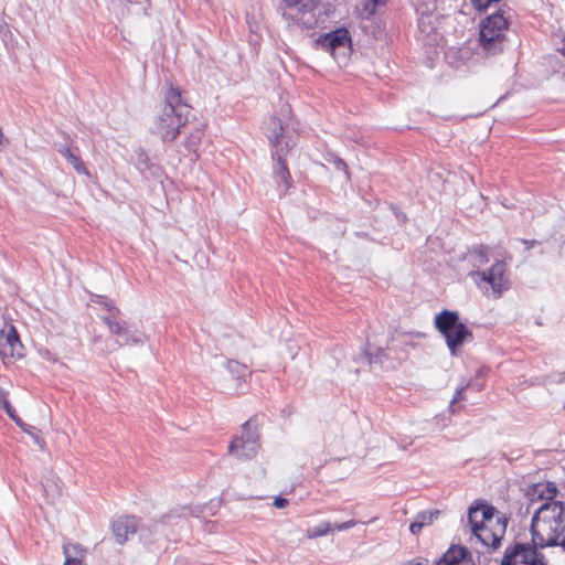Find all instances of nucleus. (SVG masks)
I'll return each mask as SVG.
<instances>
[{
	"instance_id": "27",
	"label": "nucleus",
	"mask_w": 565,
	"mask_h": 565,
	"mask_svg": "<svg viewBox=\"0 0 565 565\" xmlns=\"http://www.w3.org/2000/svg\"><path fill=\"white\" fill-rule=\"evenodd\" d=\"M227 367L233 375L237 376V379H245L248 373L247 367L237 361H228Z\"/></svg>"
},
{
	"instance_id": "38",
	"label": "nucleus",
	"mask_w": 565,
	"mask_h": 565,
	"mask_svg": "<svg viewBox=\"0 0 565 565\" xmlns=\"http://www.w3.org/2000/svg\"><path fill=\"white\" fill-rule=\"evenodd\" d=\"M481 387H482V384H478V385L475 386L476 391H480Z\"/></svg>"
},
{
	"instance_id": "5",
	"label": "nucleus",
	"mask_w": 565,
	"mask_h": 565,
	"mask_svg": "<svg viewBox=\"0 0 565 565\" xmlns=\"http://www.w3.org/2000/svg\"><path fill=\"white\" fill-rule=\"evenodd\" d=\"M435 326L446 340L452 355L465 342L472 339L471 331L459 319L456 311L444 310L435 317Z\"/></svg>"
},
{
	"instance_id": "22",
	"label": "nucleus",
	"mask_w": 565,
	"mask_h": 565,
	"mask_svg": "<svg viewBox=\"0 0 565 565\" xmlns=\"http://www.w3.org/2000/svg\"><path fill=\"white\" fill-rule=\"evenodd\" d=\"M287 7L299 13H310L320 4L321 0H284Z\"/></svg>"
},
{
	"instance_id": "29",
	"label": "nucleus",
	"mask_w": 565,
	"mask_h": 565,
	"mask_svg": "<svg viewBox=\"0 0 565 565\" xmlns=\"http://www.w3.org/2000/svg\"><path fill=\"white\" fill-rule=\"evenodd\" d=\"M356 524H358V522L355 520H349V521H345V522H342V523H337L334 525L333 530L347 531L349 529H352Z\"/></svg>"
},
{
	"instance_id": "18",
	"label": "nucleus",
	"mask_w": 565,
	"mask_h": 565,
	"mask_svg": "<svg viewBox=\"0 0 565 565\" xmlns=\"http://www.w3.org/2000/svg\"><path fill=\"white\" fill-rule=\"evenodd\" d=\"M281 151H282V149H279L276 151L278 158L273 168L274 169V178H275V181L277 182V184L282 183L286 188H289L291 177H290V173H289L286 162L281 159V153H280Z\"/></svg>"
},
{
	"instance_id": "7",
	"label": "nucleus",
	"mask_w": 565,
	"mask_h": 565,
	"mask_svg": "<svg viewBox=\"0 0 565 565\" xmlns=\"http://www.w3.org/2000/svg\"><path fill=\"white\" fill-rule=\"evenodd\" d=\"M509 22L503 12H495L480 23V43L488 54L502 51Z\"/></svg>"
},
{
	"instance_id": "31",
	"label": "nucleus",
	"mask_w": 565,
	"mask_h": 565,
	"mask_svg": "<svg viewBox=\"0 0 565 565\" xmlns=\"http://www.w3.org/2000/svg\"><path fill=\"white\" fill-rule=\"evenodd\" d=\"M9 32L8 24L0 11V36H4Z\"/></svg>"
},
{
	"instance_id": "33",
	"label": "nucleus",
	"mask_w": 565,
	"mask_h": 565,
	"mask_svg": "<svg viewBox=\"0 0 565 565\" xmlns=\"http://www.w3.org/2000/svg\"><path fill=\"white\" fill-rule=\"evenodd\" d=\"M201 134H202V132L198 130V134H196L195 138H194V137H191V138L188 140V146H189L190 148H192V147H194V146L196 145L198 140H199V139H200V137H201Z\"/></svg>"
},
{
	"instance_id": "3",
	"label": "nucleus",
	"mask_w": 565,
	"mask_h": 565,
	"mask_svg": "<svg viewBox=\"0 0 565 565\" xmlns=\"http://www.w3.org/2000/svg\"><path fill=\"white\" fill-rule=\"evenodd\" d=\"M190 106L182 100L181 90L169 86L164 103L157 110L152 120L153 134L160 136L162 141H173L181 128L188 121Z\"/></svg>"
},
{
	"instance_id": "23",
	"label": "nucleus",
	"mask_w": 565,
	"mask_h": 565,
	"mask_svg": "<svg viewBox=\"0 0 565 565\" xmlns=\"http://www.w3.org/2000/svg\"><path fill=\"white\" fill-rule=\"evenodd\" d=\"M0 408L17 424L21 425V418L17 415L14 408L8 399V392L0 387Z\"/></svg>"
},
{
	"instance_id": "8",
	"label": "nucleus",
	"mask_w": 565,
	"mask_h": 565,
	"mask_svg": "<svg viewBox=\"0 0 565 565\" xmlns=\"http://www.w3.org/2000/svg\"><path fill=\"white\" fill-rule=\"evenodd\" d=\"M102 319L108 327L109 332L116 337V340L110 345H103L102 342L96 338L94 340V345L100 353L114 351L119 347L138 345L145 342L146 337L143 333L137 330H130L127 322H119L111 319L110 317H103Z\"/></svg>"
},
{
	"instance_id": "6",
	"label": "nucleus",
	"mask_w": 565,
	"mask_h": 565,
	"mask_svg": "<svg viewBox=\"0 0 565 565\" xmlns=\"http://www.w3.org/2000/svg\"><path fill=\"white\" fill-rule=\"evenodd\" d=\"M470 276L479 289L488 297L500 298L509 289L507 265L503 260H497L484 270L471 271Z\"/></svg>"
},
{
	"instance_id": "15",
	"label": "nucleus",
	"mask_w": 565,
	"mask_h": 565,
	"mask_svg": "<svg viewBox=\"0 0 565 565\" xmlns=\"http://www.w3.org/2000/svg\"><path fill=\"white\" fill-rule=\"evenodd\" d=\"M436 565H475L470 553L463 546H451Z\"/></svg>"
},
{
	"instance_id": "13",
	"label": "nucleus",
	"mask_w": 565,
	"mask_h": 565,
	"mask_svg": "<svg viewBox=\"0 0 565 565\" xmlns=\"http://www.w3.org/2000/svg\"><path fill=\"white\" fill-rule=\"evenodd\" d=\"M416 11L419 14L418 18V31L422 35V40L426 43L431 44L437 40V17L434 14L435 10H427L424 1H416L414 3Z\"/></svg>"
},
{
	"instance_id": "17",
	"label": "nucleus",
	"mask_w": 565,
	"mask_h": 565,
	"mask_svg": "<svg viewBox=\"0 0 565 565\" xmlns=\"http://www.w3.org/2000/svg\"><path fill=\"white\" fill-rule=\"evenodd\" d=\"M264 131L269 142L276 148V151L279 150L280 138L284 131L280 119L274 116L269 117L265 122Z\"/></svg>"
},
{
	"instance_id": "28",
	"label": "nucleus",
	"mask_w": 565,
	"mask_h": 565,
	"mask_svg": "<svg viewBox=\"0 0 565 565\" xmlns=\"http://www.w3.org/2000/svg\"><path fill=\"white\" fill-rule=\"evenodd\" d=\"M93 302L100 303L105 306V308L109 311H114L115 313H119V310L114 306L113 301L104 296L94 295L90 299Z\"/></svg>"
},
{
	"instance_id": "21",
	"label": "nucleus",
	"mask_w": 565,
	"mask_h": 565,
	"mask_svg": "<svg viewBox=\"0 0 565 565\" xmlns=\"http://www.w3.org/2000/svg\"><path fill=\"white\" fill-rule=\"evenodd\" d=\"M58 152L73 166L78 174H88V170L86 169L84 162L76 153L73 152L71 148L61 147Z\"/></svg>"
},
{
	"instance_id": "14",
	"label": "nucleus",
	"mask_w": 565,
	"mask_h": 565,
	"mask_svg": "<svg viewBox=\"0 0 565 565\" xmlns=\"http://www.w3.org/2000/svg\"><path fill=\"white\" fill-rule=\"evenodd\" d=\"M111 527L116 541L124 544L130 535L138 531V521L135 516H121L113 522Z\"/></svg>"
},
{
	"instance_id": "24",
	"label": "nucleus",
	"mask_w": 565,
	"mask_h": 565,
	"mask_svg": "<svg viewBox=\"0 0 565 565\" xmlns=\"http://www.w3.org/2000/svg\"><path fill=\"white\" fill-rule=\"evenodd\" d=\"M333 531V527L330 522L323 521L318 525L310 527L306 531V536L308 539H317L321 536H326Z\"/></svg>"
},
{
	"instance_id": "10",
	"label": "nucleus",
	"mask_w": 565,
	"mask_h": 565,
	"mask_svg": "<svg viewBox=\"0 0 565 565\" xmlns=\"http://www.w3.org/2000/svg\"><path fill=\"white\" fill-rule=\"evenodd\" d=\"M315 43L317 47L329 52L333 58L345 57L351 50L349 31L343 28L320 35Z\"/></svg>"
},
{
	"instance_id": "37",
	"label": "nucleus",
	"mask_w": 565,
	"mask_h": 565,
	"mask_svg": "<svg viewBox=\"0 0 565 565\" xmlns=\"http://www.w3.org/2000/svg\"><path fill=\"white\" fill-rule=\"evenodd\" d=\"M561 53L565 56V42L563 44V47L561 49Z\"/></svg>"
},
{
	"instance_id": "19",
	"label": "nucleus",
	"mask_w": 565,
	"mask_h": 565,
	"mask_svg": "<svg viewBox=\"0 0 565 565\" xmlns=\"http://www.w3.org/2000/svg\"><path fill=\"white\" fill-rule=\"evenodd\" d=\"M557 491L558 490H557L556 484L552 481L540 482V483L535 484L533 488V493L535 495H537L543 501V503L556 501L555 498H556Z\"/></svg>"
},
{
	"instance_id": "4",
	"label": "nucleus",
	"mask_w": 565,
	"mask_h": 565,
	"mask_svg": "<svg viewBox=\"0 0 565 565\" xmlns=\"http://www.w3.org/2000/svg\"><path fill=\"white\" fill-rule=\"evenodd\" d=\"M419 339V333L395 331L385 349H379L376 353H366L367 361L383 364L386 360H394L401 363L408 356L409 351L416 348Z\"/></svg>"
},
{
	"instance_id": "9",
	"label": "nucleus",
	"mask_w": 565,
	"mask_h": 565,
	"mask_svg": "<svg viewBox=\"0 0 565 565\" xmlns=\"http://www.w3.org/2000/svg\"><path fill=\"white\" fill-rule=\"evenodd\" d=\"M258 449V425L250 418L242 426L241 435L231 441L228 452L239 460H249L257 455Z\"/></svg>"
},
{
	"instance_id": "11",
	"label": "nucleus",
	"mask_w": 565,
	"mask_h": 565,
	"mask_svg": "<svg viewBox=\"0 0 565 565\" xmlns=\"http://www.w3.org/2000/svg\"><path fill=\"white\" fill-rule=\"evenodd\" d=\"M24 355V347L21 343L17 329L12 324H4L0 330V358L4 364L12 363Z\"/></svg>"
},
{
	"instance_id": "35",
	"label": "nucleus",
	"mask_w": 565,
	"mask_h": 565,
	"mask_svg": "<svg viewBox=\"0 0 565 565\" xmlns=\"http://www.w3.org/2000/svg\"><path fill=\"white\" fill-rule=\"evenodd\" d=\"M405 565H424L423 562L418 561V559H412L409 562H407Z\"/></svg>"
},
{
	"instance_id": "2",
	"label": "nucleus",
	"mask_w": 565,
	"mask_h": 565,
	"mask_svg": "<svg viewBox=\"0 0 565 565\" xmlns=\"http://www.w3.org/2000/svg\"><path fill=\"white\" fill-rule=\"evenodd\" d=\"M472 535L486 547L497 550L505 535L508 519L486 503H473L468 509Z\"/></svg>"
},
{
	"instance_id": "20",
	"label": "nucleus",
	"mask_w": 565,
	"mask_h": 565,
	"mask_svg": "<svg viewBox=\"0 0 565 565\" xmlns=\"http://www.w3.org/2000/svg\"><path fill=\"white\" fill-rule=\"evenodd\" d=\"M439 515V511H423L418 513L414 520V522L409 525V531L413 534H418L422 529L426 525H429L433 523L434 519Z\"/></svg>"
},
{
	"instance_id": "12",
	"label": "nucleus",
	"mask_w": 565,
	"mask_h": 565,
	"mask_svg": "<svg viewBox=\"0 0 565 565\" xmlns=\"http://www.w3.org/2000/svg\"><path fill=\"white\" fill-rule=\"evenodd\" d=\"M530 545H516L512 550H507L501 565H545L544 556Z\"/></svg>"
},
{
	"instance_id": "25",
	"label": "nucleus",
	"mask_w": 565,
	"mask_h": 565,
	"mask_svg": "<svg viewBox=\"0 0 565 565\" xmlns=\"http://www.w3.org/2000/svg\"><path fill=\"white\" fill-rule=\"evenodd\" d=\"M18 426L24 433H26L29 436H31V438L33 439L34 444H36L40 449H44L45 441L43 440V438L40 437L39 431H38V429L35 427L25 424L22 419H21V425H18Z\"/></svg>"
},
{
	"instance_id": "16",
	"label": "nucleus",
	"mask_w": 565,
	"mask_h": 565,
	"mask_svg": "<svg viewBox=\"0 0 565 565\" xmlns=\"http://www.w3.org/2000/svg\"><path fill=\"white\" fill-rule=\"evenodd\" d=\"M62 548L65 557L63 565H86L87 550L83 545L66 542Z\"/></svg>"
},
{
	"instance_id": "34",
	"label": "nucleus",
	"mask_w": 565,
	"mask_h": 565,
	"mask_svg": "<svg viewBox=\"0 0 565 565\" xmlns=\"http://www.w3.org/2000/svg\"><path fill=\"white\" fill-rule=\"evenodd\" d=\"M334 164H335L337 169H340V170H343V171H345V169H347L345 162L343 160H341V159H338L334 162Z\"/></svg>"
},
{
	"instance_id": "36",
	"label": "nucleus",
	"mask_w": 565,
	"mask_h": 565,
	"mask_svg": "<svg viewBox=\"0 0 565 565\" xmlns=\"http://www.w3.org/2000/svg\"><path fill=\"white\" fill-rule=\"evenodd\" d=\"M374 6H382L384 4L387 0H372Z\"/></svg>"
},
{
	"instance_id": "1",
	"label": "nucleus",
	"mask_w": 565,
	"mask_h": 565,
	"mask_svg": "<svg viewBox=\"0 0 565 565\" xmlns=\"http://www.w3.org/2000/svg\"><path fill=\"white\" fill-rule=\"evenodd\" d=\"M531 534L535 547L559 546L565 552V503H542L532 516Z\"/></svg>"
},
{
	"instance_id": "26",
	"label": "nucleus",
	"mask_w": 565,
	"mask_h": 565,
	"mask_svg": "<svg viewBox=\"0 0 565 565\" xmlns=\"http://www.w3.org/2000/svg\"><path fill=\"white\" fill-rule=\"evenodd\" d=\"M470 260L475 267H480L489 262L487 252L483 248H476L469 254Z\"/></svg>"
},
{
	"instance_id": "30",
	"label": "nucleus",
	"mask_w": 565,
	"mask_h": 565,
	"mask_svg": "<svg viewBox=\"0 0 565 565\" xmlns=\"http://www.w3.org/2000/svg\"><path fill=\"white\" fill-rule=\"evenodd\" d=\"M470 386V384L468 383L466 386H461L459 388L456 390V393L454 395V398L451 401V404H450V407L452 408L454 405L459 402V401H462L463 399V391Z\"/></svg>"
},
{
	"instance_id": "32",
	"label": "nucleus",
	"mask_w": 565,
	"mask_h": 565,
	"mask_svg": "<svg viewBox=\"0 0 565 565\" xmlns=\"http://www.w3.org/2000/svg\"><path fill=\"white\" fill-rule=\"evenodd\" d=\"M273 504L277 509H282L288 504V500L285 498H281V497H277V498H275Z\"/></svg>"
}]
</instances>
